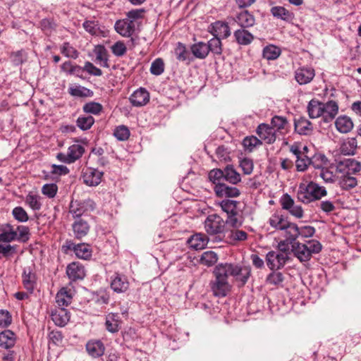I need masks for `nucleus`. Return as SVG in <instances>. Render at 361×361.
<instances>
[{
    "instance_id": "nucleus-4",
    "label": "nucleus",
    "mask_w": 361,
    "mask_h": 361,
    "mask_svg": "<svg viewBox=\"0 0 361 361\" xmlns=\"http://www.w3.org/2000/svg\"><path fill=\"white\" fill-rule=\"evenodd\" d=\"M225 224L223 219L219 215L211 214L204 221V228L208 234H218L224 231Z\"/></svg>"
},
{
    "instance_id": "nucleus-27",
    "label": "nucleus",
    "mask_w": 361,
    "mask_h": 361,
    "mask_svg": "<svg viewBox=\"0 0 361 361\" xmlns=\"http://www.w3.org/2000/svg\"><path fill=\"white\" fill-rule=\"evenodd\" d=\"M271 124L272 126L271 128H273L274 130L276 129V130L281 134L287 133L290 129V124L288 120L283 116H274L271 118Z\"/></svg>"
},
{
    "instance_id": "nucleus-26",
    "label": "nucleus",
    "mask_w": 361,
    "mask_h": 361,
    "mask_svg": "<svg viewBox=\"0 0 361 361\" xmlns=\"http://www.w3.org/2000/svg\"><path fill=\"white\" fill-rule=\"evenodd\" d=\"M121 321L117 313H109L106 316L105 326L108 331L116 333L120 329Z\"/></svg>"
},
{
    "instance_id": "nucleus-46",
    "label": "nucleus",
    "mask_w": 361,
    "mask_h": 361,
    "mask_svg": "<svg viewBox=\"0 0 361 361\" xmlns=\"http://www.w3.org/2000/svg\"><path fill=\"white\" fill-rule=\"evenodd\" d=\"M207 47L209 48L208 51H211L214 54L220 55L222 53V44L221 39L218 37H214L211 39L207 43Z\"/></svg>"
},
{
    "instance_id": "nucleus-16",
    "label": "nucleus",
    "mask_w": 361,
    "mask_h": 361,
    "mask_svg": "<svg viewBox=\"0 0 361 361\" xmlns=\"http://www.w3.org/2000/svg\"><path fill=\"white\" fill-rule=\"evenodd\" d=\"M214 190L216 195L220 197H235L240 195V191L237 188L228 186L224 183H218Z\"/></svg>"
},
{
    "instance_id": "nucleus-58",
    "label": "nucleus",
    "mask_w": 361,
    "mask_h": 361,
    "mask_svg": "<svg viewBox=\"0 0 361 361\" xmlns=\"http://www.w3.org/2000/svg\"><path fill=\"white\" fill-rule=\"evenodd\" d=\"M102 110V106L97 102H89L83 106V111L86 113L99 114Z\"/></svg>"
},
{
    "instance_id": "nucleus-38",
    "label": "nucleus",
    "mask_w": 361,
    "mask_h": 361,
    "mask_svg": "<svg viewBox=\"0 0 361 361\" xmlns=\"http://www.w3.org/2000/svg\"><path fill=\"white\" fill-rule=\"evenodd\" d=\"M224 180L231 184H237L241 180L240 173H238L232 166H227L224 169Z\"/></svg>"
},
{
    "instance_id": "nucleus-28",
    "label": "nucleus",
    "mask_w": 361,
    "mask_h": 361,
    "mask_svg": "<svg viewBox=\"0 0 361 361\" xmlns=\"http://www.w3.org/2000/svg\"><path fill=\"white\" fill-rule=\"evenodd\" d=\"M298 233H299L298 226L295 223H292L290 221L281 231V235L283 238L290 243H293V244L297 243L295 240L298 238Z\"/></svg>"
},
{
    "instance_id": "nucleus-23",
    "label": "nucleus",
    "mask_w": 361,
    "mask_h": 361,
    "mask_svg": "<svg viewBox=\"0 0 361 361\" xmlns=\"http://www.w3.org/2000/svg\"><path fill=\"white\" fill-rule=\"evenodd\" d=\"M357 149V142L355 137H347L341 142L340 152L344 155H354Z\"/></svg>"
},
{
    "instance_id": "nucleus-1",
    "label": "nucleus",
    "mask_w": 361,
    "mask_h": 361,
    "mask_svg": "<svg viewBox=\"0 0 361 361\" xmlns=\"http://www.w3.org/2000/svg\"><path fill=\"white\" fill-rule=\"evenodd\" d=\"M251 269L250 267L240 266L233 264H219L214 270V274H219L228 280V276H233L235 281L244 286L250 276Z\"/></svg>"
},
{
    "instance_id": "nucleus-30",
    "label": "nucleus",
    "mask_w": 361,
    "mask_h": 361,
    "mask_svg": "<svg viewBox=\"0 0 361 361\" xmlns=\"http://www.w3.org/2000/svg\"><path fill=\"white\" fill-rule=\"evenodd\" d=\"M86 350L93 357L102 356L104 353V346L100 341H90L86 344Z\"/></svg>"
},
{
    "instance_id": "nucleus-45",
    "label": "nucleus",
    "mask_w": 361,
    "mask_h": 361,
    "mask_svg": "<svg viewBox=\"0 0 361 361\" xmlns=\"http://www.w3.org/2000/svg\"><path fill=\"white\" fill-rule=\"evenodd\" d=\"M339 185L342 189L348 190L354 188L357 185V180L356 178L349 174L343 175L339 181Z\"/></svg>"
},
{
    "instance_id": "nucleus-48",
    "label": "nucleus",
    "mask_w": 361,
    "mask_h": 361,
    "mask_svg": "<svg viewBox=\"0 0 361 361\" xmlns=\"http://www.w3.org/2000/svg\"><path fill=\"white\" fill-rule=\"evenodd\" d=\"M312 164V162L311 159L307 156V154H304V153L296 158L295 166L298 171H305Z\"/></svg>"
},
{
    "instance_id": "nucleus-12",
    "label": "nucleus",
    "mask_w": 361,
    "mask_h": 361,
    "mask_svg": "<svg viewBox=\"0 0 361 361\" xmlns=\"http://www.w3.org/2000/svg\"><path fill=\"white\" fill-rule=\"evenodd\" d=\"M209 32L214 37L227 38L231 35L228 25L222 21H216L209 27Z\"/></svg>"
},
{
    "instance_id": "nucleus-54",
    "label": "nucleus",
    "mask_w": 361,
    "mask_h": 361,
    "mask_svg": "<svg viewBox=\"0 0 361 361\" xmlns=\"http://www.w3.org/2000/svg\"><path fill=\"white\" fill-rule=\"evenodd\" d=\"M68 92L75 97H88L90 95L89 89L80 85L69 87Z\"/></svg>"
},
{
    "instance_id": "nucleus-36",
    "label": "nucleus",
    "mask_w": 361,
    "mask_h": 361,
    "mask_svg": "<svg viewBox=\"0 0 361 361\" xmlns=\"http://www.w3.org/2000/svg\"><path fill=\"white\" fill-rule=\"evenodd\" d=\"M234 37L237 42L242 45H247L254 39V36L244 28L235 31Z\"/></svg>"
},
{
    "instance_id": "nucleus-22",
    "label": "nucleus",
    "mask_w": 361,
    "mask_h": 361,
    "mask_svg": "<svg viewBox=\"0 0 361 361\" xmlns=\"http://www.w3.org/2000/svg\"><path fill=\"white\" fill-rule=\"evenodd\" d=\"M129 283L123 275L116 274L111 280V288L116 293H123L128 289Z\"/></svg>"
},
{
    "instance_id": "nucleus-53",
    "label": "nucleus",
    "mask_w": 361,
    "mask_h": 361,
    "mask_svg": "<svg viewBox=\"0 0 361 361\" xmlns=\"http://www.w3.org/2000/svg\"><path fill=\"white\" fill-rule=\"evenodd\" d=\"M175 54L176 58L179 61H186L189 59V52L187 51L185 45L180 42H178L175 49Z\"/></svg>"
},
{
    "instance_id": "nucleus-29",
    "label": "nucleus",
    "mask_w": 361,
    "mask_h": 361,
    "mask_svg": "<svg viewBox=\"0 0 361 361\" xmlns=\"http://www.w3.org/2000/svg\"><path fill=\"white\" fill-rule=\"evenodd\" d=\"M323 108H324L323 102H321L317 99H312L310 101L307 107L310 118H317L319 117H322V112H324Z\"/></svg>"
},
{
    "instance_id": "nucleus-62",
    "label": "nucleus",
    "mask_w": 361,
    "mask_h": 361,
    "mask_svg": "<svg viewBox=\"0 0 361 361\" xmlns=\"http://www.w3.org/2000/svg\"><path fill=\"white\" fill-rule=\"evenodd\" d=\"M209 178L213 182L215 185L218 183H221V180H224V170L221 169H213L209 173Z\"/></svg>"
},
{
    "instance_id": "nucleus-15",
    "label": "nucleus",
    "mask_w": 361,
    "mask_h": 361,
    "mask_svg": "<svg viewBox=\"0 0 361 361\" xmlns=\"http://www.w3.org/2000/svg\"><path fill=\"white\" fill-rule=\"evenodd\" d=\"M290 223L288 218L281 212H275L268 220L269 226L276 231H281Z\"/></svg>"
},
{
    "instance_id": "nucleus-49",
    "label": "nucleus",
    "mask_w": 361,
    "mask_h": 361,
    "mask_svg": "<svg viewBox=\"0 0 361 361\" xmlns=\"http://www.w3.org/2000/svg\"><path fill=\"white\" fill-rule=\"evenodd\" d=\"M25 202L29 207L35 211L39 210L42 207L40 197L37 195L29 193L25 198Z\"/></svg>"
},
{
    "instance_id": "nucleus-52",
    "label": "nucleus",
    "mask_w": 361,
    "mask_h": 361,
    "mask_svg": "<svg viewBox=\"0 0 361 361\" xmlns=\"http://www.w3.org/2000/svg\"><path fill=\"white\" fill-rule=\"evenodd\" d=\"M114 135L118 140L124 141L128 139L130 136V130L125 126H119L115 128Z\"/></svg>"
},
{
    "instance_id": "nucleus-55",
    "label": "nucleus",
    "mask_w": 361,
    "mask_h": 361,
    "mask_svg": "<svg viewBox=\"0 0 361 361\" xmlns=\"http://www.w3.org/2000/svg\"><path fill=\"white\" fill-rule=\"evenodd\" d=\"M164 71V63L161 59H155L151 65L150 72L155 75H161Z\"/></svg>"
},
{
    "instance_id": "nucleus-40",
    "label": "nucleus",
    "mask_w": 361,
    "mask_h": 361,
    "mask_svg": "<svg viewBox=\"0 0 361 361\" xmlns=\"http://www.w3.org/2000/svg\"><path fill=\"white\" fill-rule=\"evenodd\" d=\"M96 55L97 61L100 62V64L104 67H109L108 64V52L103 45H97L94 49Z\"/></svg>"
},
{
    "instance_id": "nucleus-56",
    "label": "nucleus",
    "mask_w": 361,
    "mask_h": 361,
    "mask_svg": "<svg viewBox=\"0 0 361 361\" xmlns=\"http://www.w3.org/2000/svg\"><path fill=\"white\" fill-rule=\"evenodd\" d=\"M58 191V187L55 183H47L42 186V192L49 198H53L56 196Z\"/></svg>"
},
{
    "instance_id": "nucleus-57",
    "label": "nucleus",
    "mask_w": 361,
    "mask_h": 361,
    "mask_svg": "<svg viewBox=\"0 0 361 361\" xmlns=\"http://www.w3.org/2000/svg\"><path fill=\"white\" fill-rule=\"evenodd\" d=\"M12 214L15 219L19 222H26L29 219L26 211L21 207H15Z\"/></svg>"
},
{
    "instance_id": "nucleus-3",
    "label": "nucleus",
    "mask_w": 361,
    "mask_h": 361,
    "mask_svg": "<svg viewBox=\"0 0 361 361\" xmlns=\"http://www.w3.org/2000/svg\"><path fill=\"white\" fill-rule=\"evenodd\" d=\"M85 152L84 147L78 143L71 145L66 154L59 153L57 154V159L66 164H72L79 159Z\"/></svg>"
},
{
    "instance_id": "nucleus-32",
    "label": "nucleus",
    "mask_w": 361,
    "mask_h": 361,
    "mask_svg": "<svg viewBox=\"0 0 361 361\" xmlns=\"http://www.w3.org/2000/svg\"><path fill=\"white\" fill-rule=\"evenodd\" d=\"M72 300L71 290L66 288H62L56 295V302L59 307L68 306Z\"/></svg>"
},
{
    "instance_id": "nucleus-2",
    "label": "nucleus",
    "mask_w": 361,
    "mask_h": 361,
    "mask_svg": "<svg viewBox=\"0 0 361 361\" xmlns=\"http://www.w3.org/2000/svg\"><path fill=\"white\" fill-rule=\"evenodd\" d=\"M326 195V188L314 181H310L307 184L300 183L297 191L298 200L305 204L319 200Z\"/></svg>"
},
{
    "instance_id": "nucleus-21",
    "label": "nucleus",
    "mask_w": 361,
    "mask_h": 361,
    "mask_svg": "<svg viewBox=\"0 0 361 361\" xmlns=\"http://www.w3.org/2000/svg\"><path fill=\"white\" fill-rule=\"evenodd\" d=\"M335 126L339 133H348L353 130L354 123L349 116L343 115L336 119Z\"/></svg>"
},
{
    "instance_id": "nucleus-5",
    "label": "nucleus",
    "mask_w": 361,
    "mask_h": 361,
    "mask_svg": "<svg viewBox=\"0 0 361 361\" xmlns=\"http://www.w3.org/2000/svg\"><path fill=\"white\" fill-rule=\"evenodd\" d=\"M288 259L287 253H280L276 251H270L267 254V264L269 269H279L283 267Z\"/></svg>"
},
{
    "instance_id": "nucleus-51",
    "label": "nucleus",
    "mask_w": 361,
    "mask_h": 361,
    "mask_svg": "<svg viewBox=\"0 0 361 361\" xmlns=\"http://www.w3.org/2000/svg\"><path fill=\"white\" fill-rule=\"evenodd\" d=\"M61 52L66 57L76 59L79 52L68 42H64L61 47Z\"/></svg>"
},
{
    "instance_id": "nucleus-34",
    "label": "nucleus",
    "mask_w": 361,
    "mask_h": 361,
    "mask_svg": "<svg viewBox=\"0 0 361 361\" xmlns=\"http://www.w3.org/2000/svg\"><path fill=\"white\" fill-rule=\"evenodd\" d=\"M208 49L207 43L203 42L195 43L190 47L192 54L195 58L199 59H204L208 56Z\"/></svg>"
},
{
    "instance_id": "nucleus-25",
    "label": "nucleus",
    "mask_w": 361,
    "mask_h": 361,
    "mask_svg": "<svg viewBox=\"0 0 361 361\" xmlns=\"http://www.w3.org/2000/svg\"><path fill=\"white\" fill-rule=\"evenodd\" d=\"M295 130L300 135H309L313 130L312 123L305 117L295 120Z\"/></svg>"
},
{
    "instance_id": "nucleus-33",
    "label": "nucleus",
    "mask_w": 361,
    "mask_h": 361,
    "mask_svg": "<svg viewBox=\"0 0 361 361\" xmlns=\"http://www.w3.org/2000/svg\"><path fill=\"white\" fill-rule=\"evenodd\" d=\"M73 230L75 236L77 238L80 239L87 234L90 230V226L87 222L83 219H78L73 224Z\"/></svg>"
},
{
    "instance_id": "nucleus-8",
    "label": "nucleus",
    "mask_w": 361,
    "mask_h": 361,
    "mask_svg": "<svg viewBox=\"0 0 361 361\" xmlns=\"http://www.w3.org/2000/svg\"><path fill=\"white\" fill-rule=\"evenodd\" d=\"M103 177V172L93 168L85 169L82 175V178L85 184L89 186L98 185Z\"/></svg>"
},
{
    "instance_id": "nucleus-11",
    "label": "nucleus",
    "mask_w": 361,
    "mask_h": 361,
    "mask_svg": "<svg viewBox=\"0 0 361 361\" xmlns=\"http://www.w3.org/2000/svg\"><path fill=\"white\" fill-rule=\"evenodd\" d=\"M314 75V70L310 67H300L295 71V80L300 85H305L310 82Z\"/></svg>"
},
{
    "instance_id": "nucleus-64",
    "label": "nucleus",
    "mask_w": 361,
    "mask_h": 361,
    "mask_svg": "<svg viewBox=\"0 0 361 361\" xmlns=\"http://www.w3.org/2000/svg\"><path fill=\"white\" fill-rule=\"evenodd\" d=\"M17 238L16 240L22 242H26L29 239V228L25 226H18L17 227Z\"/></svg>"
},
{
    "instance_id": "nucleus-50",
    "label": "nucleus",
    "mask_w": 361,
    "mask_h": 361,
    "mask_svg": "<svg viewBox=\"0 0 361 361\" xmlns=\"http://www.w3.org/2000/svg\"><path fill=\"white\" fill-rule=\"evenodd\" d=\"M94 123V119L92 116H79L77 119V126L82 130L90 129Z\"/></svg>"
},
{
    "instance_id": "nucleus-63",
    "label": "nucleus",
    "mask_w": 361,
    "mask_h": 361,
    "mask_svg": "<svg viewBox=\"0 0 361 361\" xmlns=\"http://www.w3.org/2000/svg\"><path fill=\"white\" fill-rule=\"evenodd\" d=\"M111 49L112 53L116 56H123L127 50L125 44L121 41L116 42L111 46Z\"/></svg>"
},
{
    "instance_id": "nucleus-6",
    "label": "nucleus",
    "mask_w": 361,
    "mask_h": 361,
    "mask_svg": "<svg viewBox=\"0 0 361 361\" xmlns=\"http://www.w3.org/2000/svg\"><path fill=\"white\" fill-rule=\"evenodd\" d=\"M282 208L288 211L293 216L302 219L304 216V211L300 205L295 204L294 200L288 194L283 195L281 200Z\"/></svg>"
},
{
    "instance_id": "nucleus-24",
    "label": "nucleus",
    "mask_w": 361,
    "mask_h": 361,
    "mask_svg": "<svg viewBox=\"0 0 361 361\" xmlns=\"http://www.w3.org/2000/svg\"><path fill=\"white\" fill-rule=\"evenodd\" d=\"M235 21L243 28L252 27L255 23V18L254 16L247 11H243L239 13Z\"/></svg>"
},
{
    "instance_id": "nucleus-60",
    "label": "nucleus",
    "mask_w": 361,
    "mask_h": 361,
    "mask_svg": "<svg viewBox=\"0 0 361 361\" xmlns=\"http://www.w3.org/2000/svg\"><path fill=\"white\" fill-rule=\"evenodd\" d=\"M319 176L326 183H333L336 180V175L326 168H322Z\"/></svg>"
},
{
    "instance_id": "nucleus-41",
    "label": "nucleus",
    "mask_w": 361,
    "mask_h": 361,
    "mask_svg": "<svg viewBox=\"0 0 361 361\" xmlns=\"http://www.w3.org/2000/svg\"><path fill=\"white\" fill-rule=\"evenodd\" d=\"M281 52L279 47L269 44L263 49L262 55L267 60H275L280 56Z\"/></svg>"
},
{
    "instance_id": "nucleus-10",
    "label": "nucleus",
    "mask_w": 361,
    "mask_h": 361,
    "mask_svg": "<svg viewBox=\"0 0 361 361\" xmlns=\"http://www.w3.org/2000/svg\"><path fill=\"white\" fill-rule=\"evenodd\" d=\"M256 133L259 140L267 144L274 143L276 140V132L269 125L261 123L258 126Z\"/></svg>"
},
{
    "instance_id": "nucleus-47",
    "label": "nucleus",
    "mask_w": 361,
    "mask_h": 361,
    "mask_svg": "<svg viewBox=\"0 0 361 361\" xmlns=\"http://www.w3.org/2000/svg\"><path fill=\"white\" fill-rule=\"evenodd\" d=\"M261 145L262 141L254 135L247 136L243 141L244 148L249 152H252L255 147Z\"/></svg>"
},
{
    "instance_id": "nucleus-18",
    "label": "nucleus",
    "mask_w": 361,
    "mask_h": 361,
    "mask_svg": "<svg viewBox=\"0 0 361 361\" xmlns=\"http://www.w3.org/2000/svg\"><path fill=\"white\" fill-rule=\"evenodd\" d=\"M66 274L72 281L82 279L85 276L84 267L78 262L70 264L67 267Z\"/></svg>"
},
{
    "instance_id": "nucleus-14",
    "label": "nucleus",
    "mask_w": 361,
    "mask_h": 361,
    "mask_svg": "<svg viewBox=\"0 0 361 361\" xmlns=\"http://www.w3.org/2000/svg\"><path fill=\"white\" fill-rule=\"evenodd\" d=\"M130 101L134 106H142L149 101V92L142 87L135 90L130 97Z\"/></svg>"
},
{
    "instance_id": "nucleus-59",
    "label": "nucleus",
    "mask_w": 361,
    "mask_h": 361,
    "mask_svg": "<svg viewBox=\"0 0 361 361\" xmlns=\"http://www.w3.org/2000/svg\"><path fill=\"white\" fill-rule=\"evenodd\" d=\"M226 223L233 228L240 227L242 225L243 219L239 212L228 216Z\"/></svg>"
},
{
    "instance_id": "nucleus-9",
    "label": "nucleus",
    "mask_w": 361,
    "mask_h": 361,
    "mask_svg": "<svg viewBox=\"0 0 361 361\" xmlns=\"http://www.w3.org/2000/svg\"><path fill=\"white\" fill-rule=\"evenodd\" d=\"M116 31L121 36L129 37L132 36L135 30V23L130 19L118 20L114 25Z\"/></svg>"
},
{
    "instance_id": "nucleus-31",
    "label": "nucleus",
    "mask_w": 361,
    "mask_h": 361,
    "mask_svg": "<svg viewBox=\"0 0 361 361\" xmlns=\"http://www.w3.org/2000/svg\"><path fill=\"white\" fill-rule=\"evenodd\" d=\"M208 243V238L202 233H196L188 240L189 246L195 250L203 249Z\"/></svg>"
},
{
    "instance_id": "nucleus-13",
    "label": "nucleus",
    "mask_w": 361,
    "mask_h": 361,
    "mask_svg": "<svg viewBox=\"0 0 361 361\" xmlns=\"http://www.w3.org/2000/svg\"><path fill=\"white\" fill-rule=\"evenodd\" d=\"M22 282L24 288L32 293L37 286V276L30 267L25 268L22 274Z\"/></svg>"
},
{
    "instance_id": "nucleus-44",
    "label": "nucleus",
    "mask_w": 361,
    "mask_h": 361,
    "mask_svg": "<svg viewBox=\"0 0 361 361\" xmlns=\"http://www.w3.org/2000/svg\"><path fill=\"white\" fill-rule=\"evenodd\" d=\"M271 13L274 17L283 20L291 18V13L283 6H274L271 8Z\"/></svg>"
},
{
    "instance_id": "nucleus-42",
    "label": "nucleus",
    "mask_w": 361,
    "mask_h": 361,
    "mask_svg": "<svg viewBox=\"0 0 361 361\" xmlns=\"http://www.w3.org/2000/svg\"><path fill=\"white\" fill-rule=\"evenodd\" d=\"M238 202L235 200H222L219 203V206L221 209L226 213L227 216L230 214H233L236 212H238V209L237 208Z\"/></svg>"
},
{
    "instance_id": "nucleus-39",
    "label": "nucleus",
    "mask_w": 361,
    "mask_h": 361,
    "mask_svg": "<svg viewBox=\"0 0 361 361\" xmlns=\"http://www.w3.org/2000/svg\"><path fill=\"white\" fill-rule=\"evenodd\" d=\"M73 251L78 257L83 259H89L92 256V250L87 244H78L73 247Z\"/></svg>"
},
{
    "instance_id": "nucleus-17",
    "label": "nucleus",
    "mask_w": 361,
    "mask_h": 361,
    "mask_svg": "<svg viewBox=\"0 0 361 361\" xmlns=\"http://www.w3.org/2000/svg\"><path fill=\"white\" fill-rule=\"evenodd\" d=\"M322 119L324 122L329 123L333 121L338 113V104L336 102L331 100L323 103Z\"/></svg>"
},
{
    "instance_id": "nucleus-43",
    "label": "nucleus",
    "mask_w": 361,
    "mask_h": 361,
    "mask_svg": "<svg viewBox=\"0 0 361 361\" xmlns=\"http://www.w3.org/2000/svg\"><path fill=\"white\" fill-rule=\"evenodd\" d=\"M341 165L348 170V174L356 173L361 171V163L354 159H345L341 162Z\"/></svg>"
},
{
    "instance_id": "nucleus-20",
    "label": "nucleus",
    "mask_w": 361,
    "mask_h": 361,
    "mask_svg": "<svg viewBox=\"0 0 361 361\" xmlns=\"http://www.w3.org/2000/svg\"><path fill=\"white\" fill-rule=\"evenodd\" d=\"M292 252L301 262H308L311 259L310 252L305 243L297 242L293 244Z\"/></svg>"
},
{
    "instance_id": "nucleus-35",
    "label": "nucleus",
    "mask_w": 361,
    "mask_h": 361,
    "mask_svg": "<svg viewBox=\"0 0 361 361\" xmlns=\"http://www.w3.org/2000/svg\"><path fill=\"white\" fill-rule=\"evenodd\" d=\"M15 341V335L11 331L5 330L0 333V347L10 348L14 345Z\"/></svg>"
},
{
    "instance_id": "nucleus-37",
    "label": "nucleus",
    "mask_w": 361,
    "mask_h": 361,
    "mask_svg": "<svg viewBox=\"0 0 361 361\" xmlns=\"http://www.w3.org/2000/svg\"><path fill=\"white\" fill-rule=\"evenodd\" d=\"M218 255L214 251L204 252L200 258V263L206 267H212L218 261Z\"/></svg>"
},
{
    "instance_id": "nucleus-19",
    "label": "nucleus",
    "mask_w": 361,
    "mask_h": 361,
    "mask_svg": "<svg viewBox=\"0 0 361 361\" xmlns=\"http://www.w3.org/2000/svg\"><path fill=\"white\" fill-rule=\"evenodd\" d=\"M51 319L56 325L64 326L70 319V313L64 307H58L52 312Z\"/></svg>"
},
{
    "instance_id": "nucleus-7",
    "label": "nucleus",
    "mask_w": 361,
    "mask_h": 361,
    "mask_svg": "<svg viewBox=\"0 0 361 361\" xmlns=\"http://www.w3.org/2000/svg\"><path fill=\"white\" fill-rule=\"evenodd\" d=\"M215 279L212 282V290L215 296L225 297L230 291L231 286L227 279L219 276L214 274Z\"/></svg>"
},
{
    "instance_id": "nucleus-61",
    "label": "nucleus",
    "mask_w": 361,
    "mask_h": 361,
    "mask_svg": "<svg viewBox=\"0 0 361 361\" xmlns=\"http://www.w3.org/2000/svg\"><path fill=\"white\" fill-rule=\"evenodd\" d=\"M8 231H4L0 234V242L10 243L16 240L17 231H14L11 226Z\"/></svg>"
}]
</instances>
